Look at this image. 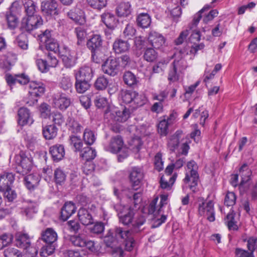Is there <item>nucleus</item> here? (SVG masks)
Here are the masks:
<instances>
[{"label": "nucleus", "instance_id": "obj_44", "mask_svg": "<svg viewBox=\"0 0 257 257\" xmlns=\"http://www.w3.org/2000/svg\"><path fill=\"white\" fill-rule=\"evenodd\" d=\"M95 139V136L93 132L88 128H86L83 133V140L86 144L88 145H92Z\"/></svg>", "mask_w": 257, "mask_h": 257}, {"label": "nucleus", "instance_id": "obj_36", "mask_svg": "<svg viewBox=\"0 0 257 257\" xmlns=\"http://www.w3.org/2000/svg\"><path fill=\"white\" fill-rule=\"evenodd\" d=\"M137 23L140 27L148 28L151 23V18L147 13H141L137 17Z\"/></svg>", "mask_w": 257, "mask_h": 257}, {"label": "nucleus", "instance_id": "obj_47", "mask_svg": "<svg viewBox=\"0 0 257 257\" xmlns=\"http://www.w3.org/2000/svg\"><path fill=\"white\" fill-rule=\"evenodd\" d=\"M66 175L63 170L59 168L54 171V179L57 184L62 185L66 180Z\"/></svg>", "mask_w": 257, "mask_h": 257}, {"label": "nucleus", "instance_id": "obj_54", "mask_svg": "<svg viewBox=\"0 0 257 257\" xmlns=\"http://www.w3.org/2000/svg\"><path fill=\"white\" fill-rule=\"evenodd\" d=\"M55 249V244H47L41 248L40 255L42 256L47 257L51 255L54 252Z\"/></svg>", "mask_w": 257, "mask_h": 257}, {"label": "nucleus", "instance_id": "obj_9", "mask_svg": "<svg viewBox=\"0 0 257 257\" xmlns=\"http://www.w3.org/2000/svg\"><path fill=\"white\" fill-rule=\"evenodd\" d=\"M43 24V20L39 15H31L24 18L21 22V29L23 31L31 32Z\"/></svg>", "mask_w": 257, "mask_h": 257}, {"label": "nucleus", "instance_id": "obj_14", "mask_svg": "<svg viewBox=\"0 0 257 257\" xmlns=\"http://www.w3.org/2000/svg\"><path fill=\"white\" fill-rule=\"evenodd\" d=\"M102 70L105 74L114 76L119 71V62L115 59H108L102 65Z\"/></svg>", "mask_w": 257, "mask_h": 257}, {"label": "nucleus", "instance_id": "obj_18", "mask_svg": "<svg viewBox=\"0 0 257 257\" xmlns=\"http://www.w3.org/2000/svg\"><path fill=\"white\" fill-rule=\"evenodd\" d=\"M18 122L21 126L30 125L33 122L30 110L26 107L20 108L18 110Z\"/></svg>", "mask_w": 257, "mask_h": 257}, {"label": "nucleus", "instance_id": "obj_13", "mask_svg": "<svg viewBox=\"0 0 257 257\" xmlns=\"http://www.w3.org/2000/svg\"><path fill=\"white\" fill-rule=\"evenodd\" d=\"M58 3L56 0H44L41 3V9L46 16H53L58 14Z\"/></svg>", "mask_w": 257, "mask_h": 257}, {"label": "nucleus", "instance_id": "obj_64", "mask_svg": "<svg viewBox=\"0 0 257 257\" xmlns=\"http://www.w3.org/2000/svg\"><path fill=\"white\" fill-rule=\"evenodd\" d=\"M236 201V196L233 192H228L225 197L224 204L227 206H231L233 205Z\"/></svg>", "mask_w": 257, "mask_h": 257}, {"label": "nucleus", "instance_id": "obj_8", "mask_svg": "<svg viewBox=\"0 0 257 257\" xmlns=\"http://www.w3.org/2000/svg\"><path fill=\"white\" fill-rule=\"evenodd\" d=\"M113 232L116 241L124 243L127 250L131 251L135 247L136 242L130 230L118 227H116Z\"/></svg>", "mask_w": 257, "mask_h": 257}, {"label": "nucleus", "instance_id": "obj_34", "mask_svg": "<svg viewBox=\"0 0 257 257\" xmlns=\"http://www.w3.org/2000/svg\"><path fill=\"white\" fill-rule=\"evenodd\" d=\"M75 86L76 91L79 93H83L90 87V81L75 78Z\"/></svg>", "mask_w": 257, "mask_h": 257}, {"label": "nucleus", "instance_id": "obj_41", "mask_svg": "<svg viewBox=\"0 0 257 257\" xmlns=\"http://www.w3.org/2000/svg\"><path fill=\"white\" fill-rule=\"evenodd\" d=\"M109 80L104 75L98 77L94 83V86L97 90H104L108 85Z\"/></svg>", "mask_w": 257, "mask_h": 257}, {"label": "nucleus", "instance_id": "obj_23", "mask_svg": "<svg viewBox=\"0 0 257 257\" xmlns=\"http://www.w3.org/2000/svg\"><path fill=\"white\" fill-rule=\"evenodd\" d=\"M42 240L47 244H55L58 239V235L52 228H47L41 233Z\"/></svg>", "mask_w": 257, "mask_h": 257}, {"label": "nucleus", "instance_id": "obj_60", "mask_svg": "<svg viewBox=\"0 0 257 257\" xmlns=\"http://www.w3.org/2000/svg\"><path fill=\"white\" fill-rule=\"evenodd\" d=\"M4 193V197L9 202H12L16 198L17 194L15 191L12 189L11 187L6 189L5 190H1Z\"/></svg>", "mask_w": 257, "mask_h": 257}, {"label": "nucleus", "instance_id": "obj_50", "mask_svg": "<svg viewBox=\"0 0 257 257\" xmlns=\"http://www.w3.org/2000/svg\"><path fill=\"white\" fill-rule=\"evenodd\" d=\"M5 257H22V252L17 248L13 247H9L4 251Z\"/></svg>", "mask_w": 257, "mask_h": 257}, {"label": "nucleus", "instance_id": "obj_6", "mask_svg": "<svg viewBox=\"0 0 257 257\" xmlns=\"http://www.w3.org/2000/svg\"><path fill=\"white\" fill-rule=\"evenodd\" d=\"M130 112L128 109L123 108L119 110L114 108L110 110L109 114L110 124L112 125L111 129L115 132L119 131L120 123L126 121L130 117Z\"/></svg>", "mask_w": 257, "mask_h": 257}, {"label": "nucleus", "instance_id": "obj_17", "mask_svg": "<svg viewBox=\"0 0 257 257\" xmlns=\"http://www.w3.org/2000/svg\"><path fill=\"white\" fill-rule=\"evenodd\" d=\"M70 98L64 93H58L53 98L54 106L61 110L66 109L70 105Z\"/></svg>", "mask_w": 257, "mask_h": 257}, {"label": "nucleus", "instance_id": "obj_21", "mask_svg": "<svg viewBox=\"0 0 257 257\" xmlns=\"http://www.w3.org/2000/svg\"><path fill=\"white\" fill-rule=\"evenodd\" d=\"M115 12L119 17H128L132 14L133 8L130 3L122 2L117 6Z\"/></svg>", "mask_w": 257, "mask_h": 257}, {"label": "nucleus", "instance_id": "obj_42", "mask_svg": "<svg viewBox=\"0 0 257 257\" xmlns=\"http://www.w3.org/2000/svg\"><path fill=\"white\" fill-rule=\"evenodd\" d=\"M124 82L130 86L136 85L138 80L136 76L131 72H125L123 76Z\"/></svg>", "mask_w": 257, "mask_h": 257}, {"label": "nucleus", "instance_id": "obj_19", "mask_svg": "<svg viewBox=\"0 0 257 257\" xmlns=\"http://www.w3.org/2000/svg\"><path fill=\"white\" fill-rule=\"evenodd\" d=\"M148 41L152 46L156 49L161 48L165 43L164 36L156 32H151L150 33Z\"/></svg>", "mask_w": 257, "mask_h": 257}, {"label": "nucleus", "instance_id": "obj_25", "mask_svg": "<svg viewBox=\"0 0 257 257\" xmlns=\"http://www.w3.org/2000/svg\"><path fill=\"white\" fill-rule=\"evenodd\" d=\"M18 5V3L17 2H14L12 4L10 14H7L6 15L8 27L11 30L15 29L17 27L18 24V18L15 15L12 14V13L15 12V7H17Z\"/></svg>", "mask_w": 257, "mask_h": 257}, {"label": "nucleus", "instance_id": "obj_5", "mask_svg": "<svg viewBox=\"0 0 257 257\" xmlns=\"http://www.w3.org/2000/svg\"><path fill=\"white\" fill-rule=\"evenodd\" d=\"M70 144L75 148V151L80 152V156L86 161H91L96 156L95 149L86 146L83 148V143L80 138L71 136L70 138Z\"/></svg>", "mask_w": 257, "mask_h": 257}, {"label": "nucleus", "instance_id": "obj_28", "mask_svg": "<svg viewBox=\"0 0 257 257\" xmlns=\"http://www.w3.org/2000/svg\"><path fill=\"white\" fill-rule=\"evenodd\" d=\"M130 45L127 41L121 39H116L113 44V50L115 53L119 54L128 51Z\"/></svg>", "mask_w": 257, "mask_h": 257}, {"label": "nucleus", "instance_id": "obj_58", "mask_svg": "<svg viewBox=\"0 0 257 257\" xmlns=\"http://www.w3.org/2000/svg\"><path fill=\"white\" fill-rule=\"evenodd\" d=\"M104 242L106 246L113 248V244L117 242L113 231L110 230L108 232L107 235L104 237Z\"/></svg>", "mask_w": 257, "mask_h": 257}, {"label": "nucleus", "instance_id": "obj_33", "mask_svg": "<svg viewBox=\"0 0 257 257\" xmlns=\"http://www.w3.org/2000/svg\"><path fill=\"white\" fill-rule=\"evenodd\" d=\"M135 96L133 97L132 108L135 109L139 106H143L147 102V99L143 94H139L134 91Z\"/></svg>", "mask_w": 257, "mask_h": 257}, {"label": "nucleus", "instance_id": "obj_61", "mask_svg": "<svg viewBox=\"0 0 257 257\" xmlns=\"http://www.w3.org/2000/svg\"><path fill=\"white\" fill-rule=\"evenodd\" d=\"M46 61L50 68L55 67L58 63V60L56 58V54L54 53L48 52L47 55Z\"/></svg>", "mask_w": 257, "mask_h": 257}, {"label": "nucleus", "instance_id": "obj_15", "mask_svg": "<svg viewBox=\"0 0 257 257\" xmlns=\"http://www.w3.org/2000/svg\"><path fill=\"white\" fill-rule=\"evenodd\" d=\"M16 245L24 249H29L31 251H34V254H36L37 250L36 248L30 247L31 240L29 235L26 233H19L17 234L16 239Z\"/></svg>", "mask_w": 257, "mask_h": 257}, {"label": "nucleus", "instance_id": "obj_63", "mask_svg": "<svg viewBox=\"0 0 257 257\" xmlns=\"http://www.w3.org/2000/svg\"><path fill=\"white\" fill-rule=\"evenodd\" d=\"M39 111L41 117L44 118H47L51 114L50 106L46 103H43L41 104L39 107Z\"/></svg>", "mask_w": 257, "mask_h": 257}, {"label": "nucleus", "instance_id": "obj_12", "mask_svg": "<svg viewBox=\"0 0 257 257\" xmlns=\"http://www.w3.org/2000/svg\"><path fill=\"white\" fill-rule=\"evenodd\" d=\"M198 212L201 216H206L207 219L212 222L215 220L214 204L212 201L202 202L198 206Z\"/></svg>", "mask_w": 257, "mask_h": 257}, {"label": "nucleus", "instance_id": "obj_39", "mask_svg": "<svg viewBox=\"0 0 257 257\" xmlns=\"http://www.w3.org/2000/svg\"><path fill=\"white\" fill-rule=\"evenodd\" d=\"M75 32L77 38V45H80L84 43L87 36L86 29L83 27H78L75 28Z\"/></svg>", "mask_w": 257, "mask_h": 257}, {"label": "nucleus", "instance_id": "obj_48", "mask_svg": "<svg viewBox=\"0 0 257 257\" xmlns=\"http://www.w3.org/2000/svg\"><path fill=\"white\" fill-rule=\"evenodd\" d=\"M175 60L172 63L171 67L181 71L186 67V62L182 57H177V54H174Z\"/></svg>", "mask_w": 257, "mask_h": 257}, {"label": "nucleus", "instance_id": "obj_35", "mask_svg": "<svg viewBox=\"0 0 257 257\" xmlns=\"http://www.w3.org/2000/svg\"><path fill=\"white\" fill-rule=\"evenodd\" d=\"M251 174L250 170L248 168L246 164H244L240 168L238 175L241 178L240 185H242L243 184L247 182L249 179Z\"/></svg>", "mask_w": 257, "mask_h": 257}, {"label": "nucleus", "instance_id": "obj_45", "mask_svg": "<svg viewBox=\"0 0 257 257\" xmlns=\"http://www.w3.org/2000/svg\"><path fill=\"white\" fill-rule=\"evenodd\" d=\"M235 214L232 212L229 213L226 216L225 220L229 230H237L238 226L234 220Z\"/></svg>", "mask_w": 257, "mask_h": 257}, {"label": "nucleus", "instance_id": "obj_59", "mask_svg": "<svg viewBox=\"0 0 257 257\" xmlns=\"http://www.w3.org/2000/svg\"><path fill=\"white\" fill-rule=\"evenodd\" d=\"M168 120L163 119L158 124V131L161 136H166L168 133Z\"/></svg>", "mask_w": 257, "mask_h": 257}, {"label": "nucleus", "instance_id": "obj_1", "mask_svg": "<svg viewBox=\"0 0 257 257\" xmlns=\"http://www.w3.org/2000/svg\"><path fill=\"white\" fill-rule=\"evenodd\" d=\"M115 208L118 213L119 221L124 225H131L132 232L137 233L141 231V227L146 221L145 217L142 215L135 216L134 210L128 206L116 205Z\"/></svg>", "mask_w": 257, "mask_h": 257}, {"label": "nucleus", "instance_id": "obj_56", "mask_svg": "<svg viewBox=\"0 0 257 257\" xmlns=\"http://www.w3.org/2000/svg\"><path fill=\"white\" fill-rule=\"evenodd\" d=\"M85 237L81 235H74L70 238L72 243L77 246L84 247Z\"/></svg>", "mask_w": 257, "mask_h": 257}, {"label": "nucleus", "instance_id": "obj_57", "mask_svg": "<svg viewBox=\"0 0 257 257\" xmlns=\"http://www.w3.org/2000/svg\"><path fill=\"white\" fill-rule=\"evenodd\" d=\"M37 212L36 204L34 203H31L28 207L25 208L24 213L28 218H31Z\"/></svg>", "mask_w": 257, "mask_h": 257}, {"label": "nucleus", "instance_id": "obj_26", "mask_svg": "<svg viewBox=\"0 0 257 257\" xmlns=\"http://www.w3.org/2000/svg\"><path fill=\"white\" fill-rule=\"evenodd\" d=\"M40 181V178L37 174H32L24 178L25 184L29 190L37 187Z\"/></svg>", "mask_w": 257, "mask_h": 257}, {"label": "nucleus", "instance_id": "obj_40", "mask_svg": "<svg viewBox=\"0 0 257 257\" xmlns=\"http://www.w3.org/2000/svg\"><path fill=\"white\" fill-rule=\"evenodd\" d=\"M23 3L27 16L34 15L36 9L35 3L32 0H24Z\"/></svg>", "mask_w": 257, "mask_h": 257}, {"label": "nucleus", "instance_id": "obj_52", "mask_svg": "<svg viewBox=\"0 0 257 257\" xmlns=\"http://www.w3.org/2000/svg\"><path fill=\"white\" fill-rule=\"evenodd\" d=\"M210 8V7L209 6H205L198 13L194 15L192 23L189 26L190 29L191 30L193 29L198 24L202 17L201 14L205 11L208 10Z\"/></svg>", "mask_w": 257, "mask_h": 257}, {"label": "nucleus", "instance_id": "obj_53", "mask_svg": "<svg viewBox=\"0 0 257 257\" xmlns=\"http://www.w3.org/2000/svg\"><path fill=\"white\" fill-rule=\"evenodd\" d=\"M134 91H124L121 92V98L123 102L126 104H130L132 107L133 97L135 96Z\"/></svg>", "mask_w": 257, "mask_h": 257}, {"label": "nucleus", "instance_id": "obj_7", "mask_svg": "<svg viewBox=\"0 0 257 257\" xmlns=\"http://www.w3.org/2000/svg\"><path fill=\"white\" fill-rule=\"evenodd\" d=\"M102 44L101 37L97 34L93 35L87 43V47L92 52V59L96 63H100L105 59L104 56L102 55L99 51Z\"/></svg>", "mask_w": 257, "mask_h": 257}, {"label": "nucleus", "instance_id": "obj_10", "mask_svg": "<svg viewBox=\"0 0 257 257\" xmlns=\"http://www.w3.org/2000/svg\"><path fill=\"white\" fill-rule=\"evenodd\" d=\"M40 39L42 42L45 44V47L47 50L57 54L59 50V45L57 41L52 38L50 31H45L40 35Z\"/></svg>", "mask_w": 257, "mask_h": 257}, {"label": "nucleus", "instance_id": "obj_29", "mask_svg": "<svg viewBox=\"0 0 257 257\" xmlns=\"http://www.w3.org/2000/svg\"><path fill=\"white\" fill-rule=\"evenodd\" d=\"M102 22L110 30H113L116 27L117 21L115 16L109 13H104L101 16Z\"/></svg>", "mask_w": 257, "mask_h": 257}, {"label": "nucleus", "instance_id": "obj_27", "mask_svg": "<svg viewBox=\"0 0 257 257\" xmlns=\"http://www.w3.org/2000/svg\"><path fill=\"white\" fill-rule=\"evenodd\" d=\"M50 153L54 161H60L62 159L64 156V148L61 145L53 146L50 148Z\"/></svg>", "mask_w": 257, "mask_h": 257}, {"label": "nucleus", "instance_id": "obj_55", "mask_svg": "<svg viewBox=\"0 0 257 257\" xmlns=\"http://www.w3.org/2000/svg\"><path fill=\"white\" fill-rule=\"evenodd\" d=\"M12 241L13 236L11 234H4L0 235V249L9 245Z\"/></svg>", "mask_w": 257, "mask_h": 257}, {"label": "nucleus", "instance_id": "obj_62", "mask_svg": "<svg viewBox=\"0 0 257 257\" xmlns=\"http://www.w3.org/2000/svg\"><path fill=\"white\" fill-rule=\"evenodd\" d=\"M36 64L39 70L43 73L47 72L50 69V67L46 60L37 59L36 60Z\"/></svg>", "mask_w": 257, "mask_h": 257}, {"label": "nucleus", "instance_id": "obj_37", "mask_svg": "<svg viewBox=\"0 0 257 257\" xmlns=\"http://www.w3.org/2000/svg\"><path fill=\"white\" fill-rule=\"evenodd\" d=\"M68 17L76 23H80L83 18V12L79 9H73L67 13Z\"/></svg>", "mask_w": 257, "mask_h": 257}, {"label": "nucleus", "instance_id": "obj_11", "mask_svg": "<svg viewBox=\"0 0 257 257\" xmlns=\"http://www.w3.org/2000/svg\"><path fill=\"white\" fill-rule=\"evenodd\" d=\"M17 163L18 164L17 167L18 172L22 175L27 174L32 169V159L22 153L20 155L17 156L16 158Z\"/></svg>", "mask_w": 257, "mask_h": 257}, {"label": "nucleus", "instance_id": "obj_32", "mask_svg": "<svg viewBox=\"0 0 257 257\" xmlns=\"http://www.w3.org/2000/svg\"><path fill=\"white\" fill-rule=\"evenodd\" d=\"M57 131L54 124L47 125L43 127V135L46 140H52L56 137Z\"/></svg>", "mask_w": 257, "mask_h": 257}, {"label": "nucleus", "instance_id": "obj_30", "mask_svg": "<svg viewBox=\"0 0 257 257\" xmlns=\"http://www.w3.org/2000/svg\"><path fill=\"white\" fill-rule=\"evenodd\" d=\"M78 216L80 221L84 225H88L93 223V218L87 210L80 208L78 212Z\"/></svg>", "mask_w": 257, "mask_h": 257}, {"label": "nucleus", "instance_id": "obj_24", "mask_svg": "<svg viewBox=\"0 0 257 257\" xmlns=\"http://www.w3.org/2000/svg\"><path fill=\"white\" fill-rule=\"evenodd\" d=\"M144 177L142 169L138 167H134L130 173V178L135 189V186H139Z\"/></svg>", "mask_w": 257, "mask_h": 257}, {"label": "nucleus", "instance_id": "obj_2", "mask_svg": "<svg viewBox=\"0 0 257 257\" xmlns=\"http://www.w3.org/2000/svg\"><path fill=\"white\" fill-rule=\"evenodd\" d=\"M17 75V82L21 85H25L29 82V99L30 101H27L29 105H34L37 102V97L43 95L45 92L44 84L39 81H31L28 75L22 73Z\"/></svg>", "mask_w": 257, "mask_h": 257}, {"label": "nucleus", "instance_id": "obj_31", "mask_svg": "<svg viewBox=\"0 0 257 257\" xmlns=\"http://www.w3.org/2000/svg\"><path fill=\"white\" fill-rule=\"evenodd\" d=\"M59 86L66 92H71L72 90L73 82L71 77L63 74L60 78Z\"/></svg>", "mask_w": 257, "mask_h": 257}, {"label": "nucleus", "instance_id": "obj_22", "mask_svg": "<svg viewBox=\"0 0 257 257\" xmlns=\"http://www.w3.org/2000/svg\"><path fill=\"white\" fill-rule=\"evenodd\" d=\"M76 208L72 202H66L61 210L60 219L63 221L67 220L76 211Z\"/></svg>", "mask_w": 257, "mask_h": 257}, {"label": "nucleus", "instance_id": "obj_4", "mask_svg": "<svg viewBox=\"0 0 257 257\" xmlns=\"http://www.w3.org/2000/svg\"><path fill=\"white\" fill-rule=\"evenodd\" d=\"M123 141L122 137L119 135L112 137L107 145L104 146V150L112 153L116 154L120 152H122L119 154L118 160L119 162L122 161L128 155V149L123 147Z\"/></svg>", "mask_w": 257, "mask_h": 257}, {"label": "nucleus", "instance_id": "obj_38", "mask_svg": "<svg viewBox=\"0 0 257 257\" xmlns=\"http://www.w3.org/2000/svg\"><path fill=\"white\" fill-rule=\"evenodd\" d=\"M177 178V174H174L172 177H170L168 179L166 177L162 176L160 179V186L163 189H170L173 184L174 183Z\"/></svg>", "mask_w": 257, "mask_h": 257}, {"label": "nucleus", "instance_id": "obj_49", "mask_svg": "<svg viewBox=\"0 0 257 257\" xmlns=\"http://www.w3.org/2000/svg\"><path fill=\"white\" fill-rule=\"evenodd\" d=\"M16 43L23 50H27L28 48V39L25 34L22 33L18 36Z\"/></svg>", "mask_w": 257, "mask_h": 257}, {"label": "nucleus", "instance_id": "obj_43", "mask_svg": "<svg viewBox=\"0 0 257 257\" xmlns=\"http://www.w3.org/2000/svg\"><path fill=\"white\" fill-rule=\"evenodd\" d=\"M155 48H147L144 52V58L148 62H153L158 57V53L154 49Z\"/></svg>", "mask_w": 257, "mask_h": 257}, {"label": "nucleus", "instance_id": "obj_20", "mask_svg": "<svg viewBox=\"0 0 257 257\" xmlns=\"http://www.w3.org/2000/svg\"><path fill=\"white\" fill-rule=\"evenodd\" d=\"M15 180L14 175L12 173L3 172L0 174V191L5 190L11 187Z\"/></svg>", "mask_w": 257, "mask_h": 257}, {"label": "nucleus", "instance_id": "obj_3", "mask_svg": "<svg viewBox=\"0 0 257 257\" xmlns=\"http://www.w3.org/2000/svg\"><path fill=\"white\" fill-rule=\"evenodd\" d=\"M198 170V165L194 161L192 160L187 163L185 177L183 179V181L184 184L188 185L190 189L193 192L197 191L199 181Z\"/></svg>", "mask_w": 257, "mask_h": 257}, {"label": "nucleus", "instance_id": "obj_16", "mask_svg": "<svg viewBox=\"0 0 257 257\" xmlns=\"http://www.w3.org/2000/svg\"><path fill=\"white\" fill-rule=\"evenodd\" d=\"M94 72L89 66H83L74 71L75 78L91 81L93 77Z\"/></svg>", "mask_w": 257, "mask_h": 257}, {"label": "nucleus", "instance_id": "obj_51", "mask_svg": "<svg viewBox=\"0 0 257 257\" xmlns=\"http://www.w3.org/2000/svg\"><path fill=\"white\" fill-rule=\"evenodd\" d=\"M181 72L180 70L171 67L168 73V80L172 82L178 81L180 79Z\"/></svg>", "mask_w": 257, "mask_h": 257}, {"label": "nucleus", "instance_id": "obj_46", "mask_svg": "<svg viewBox=\"0 0 257 257\" xmlns=\"http://www.w3.org/2000/svg\"><path fill=\"white\" fill-rule=\"evenodd\" d=\"M88 4L94 9L100 10L107 5L106 0H87Z\"/></svg>", "mask_w": 257, "mask_h": 257}]
</instances>
